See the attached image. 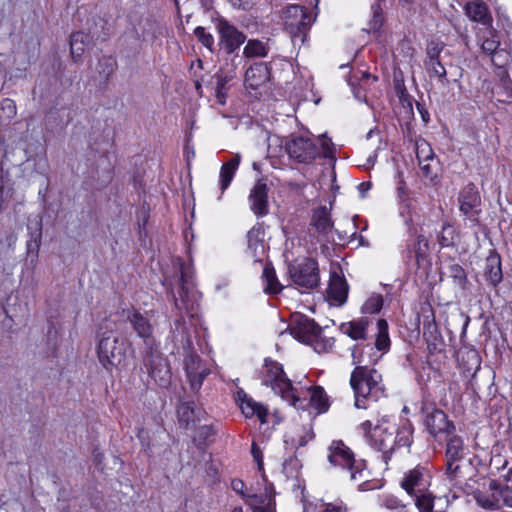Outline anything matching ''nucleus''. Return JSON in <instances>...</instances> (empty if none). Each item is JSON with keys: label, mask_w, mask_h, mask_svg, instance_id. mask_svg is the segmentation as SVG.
<instances>
[{"label": "nucleus", "mask_w": 512, "mask_h": 512, "mask_svg": "<svg viewBox=\"0 0 512 512\" xmlns=\"http://www.w3.org/2000/svg\"><path fill=\"white\" fill-rule=\"evenodd\" d=\"M350 385L354 392L355 407L367 409L368 402H377L385 396L381 374L366 366L358 365L351 373Z\"/></svg>", "instance_id": "1"}, {"label": "nucleus", "mask_w": 512, "mask_h": 512, "mask_svg": "<svg viewBox=\"0 0 512 512\" xmlns=\"http://www.w3.org/2000/svg\"><path fill=\"white\" fill-rule=\"evenodd\" d=\"M327 459L333 467L346 472L351 481H362L359 484L360 490L372 489L367 479L369 472L366 462L362 459H355L353 451L342 440H333L330 443Z\"/></svg>", "instance_id": "2"}, {"label": "nucleus", "mask_w": 512, "mask_h": 512, "mask_svg": "<svg viewBox=\"0 0 512 512\" xmlns=\"http://www.w3.org/2000/svg\"><path fill=\"white\" fill-rule=\"evenodd\" d=\"M358 430L372 449L382 453V458L387 463L396 443L395 425L391 421V417L389 415L377 416L376 423L365 420L358 426Z\"/></svg>", "instance_id": "3"}, {"label": "nucleus", "mask_w": 512, "mask_h": 512, "mask_svg": "<svg viewBox=\"0 0 512 512\" xmlns=\"http://www.w3.org/2000/svg\"><path fill=\"white\" fill-rule=\"evenodd\" d=\"M173 267L179 274L180 290L178 297L174 296L175 307L178 311H184L191 321H198V309L200 293L195 290L193 283V268L181 258L173 260Z\"/></svg>", "instance_id": "4"}, {"label": "nucleus", "mask_w": 512, "mask_h": 512, "mask_svg": "<svg viewBox=\"0 0 512 512\" xmlns=\"http://www.w3.org/2000/svg\"><path fill=\"white\" fill-rule=\"evenodd\" d=\"M182 321V319H177L174 322V338L176 341H180L183 344V348L186 352L184 359L186 375L192 390L198 391L203 383V380L209 375L210 369L204 363H202L198 355L190 351L192 348V341L187 335L186 328L184 327Z\"/></svg>", "instance_id": "5"}, {"label": "nucleus", "mask_w": 512, "mask_h": 512, "mask_svg": "<svg viewBox=\"0 0 512 512\" xmlns=\"http://www.w3.org/2000/svg\"><path fill=\"white\" fill-rule=\"evenodd\" d=\"M262 384L270 387L275 394L288 402L293 397L294 386L286 376L283 366L271 359H265L261 371Z\"/></svg>", "instance_id": "6"}, {"label": "nucleus", "mask_w": 512, "mask_h": 512, "mask_svg": "<svg viewBox=\"0 0 512 512\" xmlns=\"http://www.w3.org/2000/svg\"><path fill=\"white\" fill-rule=\"evenodd\" d=\"M298 410L313 408L317 413L328 410V398L320 386H302L298 383L293 391V397L288 402Z\"/></svg>", "instance_id": "7"}, {"label": "nucleus", "mask_w": 512, "mask_h": 512, "mask_svg": "<svg viewBox=\"0 0 512 512\" xmlns=\"http://www.w3.org/2000/svg\"><path fill=\"white\" fill-rule=\"evenodd\" d=\"M97 353L100 363L107 370H111L122 363L124 360V346L119 341L115 331L109 329L100 334Z\"/></svg>", "instance_id": "8"}, {"label": "nucleus", "mask_w": 512, "mask_h": 512, "mask_svg": "<svg viewBox=\"0 0 512 512\" xmlns=\"http://www.w3.org/2000/svg\"><path fill=\"white\" fill-rule=\"evenodd\" d=\"M314 19L307 9L300 5H290L284 11L285 28L294 43L303 44Z\"/></svg>", "instance_id": "9"}, {"label": "nucleus", "mask_w": 512, "mask_h": 512, "mask_svg": "<svg viewBox=\"0 0 512 512\" xmlns=\"http://www.w3.org/2000/svg\"><path fill=\"white\" fill-rule=\"evenodd\" d=\"M215 30L218 34V46L226 54H233L246 41V35L224 17L214 19Z\"/></svg>", "instance_id": "10"}, {"label": "nucleus", "mask_w": 512, "mask_h": 512, "mask_svg": "<svg viewBox=\"0 0 512 512\" xmlns=\"http://www.w3.org/2000/svg\"><path fill=\"white\" fill-rule=\"evenodd\" d=\"M293 283L299 287L312 289L319 284V268L312 258L297 259L289 268Z\"/></svg>", "instance_id": "11"}, {"label": "nucleus", "mask_w": 512, "mask_h": 512, "mask_svg": "<svg viewBox=\"0 0 512 512\" xmlns=\"http://www.w3.org/2000/svg\"><path fill=\"white\" fill-rule=\"evenodd\" d=\"M285 150L290 158L299 163H310L320 153L316 144L310 138L295 135L286 140Z\"/></svg>", "instance_id": "12"}, {"label": "nucleus", "mask_w": 512, "mask_h": 512, "mask_svg": "<svg viewBox=\"0 0 512 512\" xmlns=\"http://www.w3.org/2000/svg\"><path fill=\"white\" fill-rule=\"evenodd\" d=\"M424 412L426 428L435 440L442 441L444 436L456 432L453 422L448 420L447 415L442 410L435 407H426Z\"/></svg>", "instance_id": "13"}, {"label": "nucleus", "mask_w": 512, "mask_h": 512, "mask_svg": "<svg viewBox=\"0 0 512 512\" xmlns=\"http://www.w3.org/2000/svg\"><path fill=\"white\" fill-rule=\"evenodd\" d=\"M442 441H446V475L450 481H454L459 470L457 462L464 457V443L455 432H452L449 436H444Z\"/></svg>", "instance_id": "14"}, {"label": "nucleus", "mask_w": 512, "mask_h": 512, "mask_svg": "<svg viewBox=\"0 0 512 512\" xmlns=\"http://www.w3.org/2000/svg\"><path fill=\"white\" fill-rule=\"evenodd\" d=\"M460 212L473 224L479 222L481 213V197L473 185H467L459 194Z\"/></svg>", "instance_id": "15"}, {"label": "nucleus", "mask_w": 512, "mask_h": 512, "mask_svg": "<svg viewBox=\"0 0 512 512\" xmlns=\"http://www.w3.org/2000/svg\"><path fill=\"white\" fill-rule=\"evenodd\" d=\"M290 334L299 342L312 345L321 333V328L314 320L306 316H297L289 327Z\"/></svg>", "instance_id": "16"}, {"label": "nucleus", "mask_w": 512, "mask_h": 512, "mask_svg": "<svg viewBox=\"0 0 512 512\" xmlns=\"http://www.w3.org/2000/svg\"><path fill=\"white\" fill-rule=\"evenodd\" d=\"M339 269L330 272V279L327 288V300L331 305L341 306L348 297L349 286L343 276L340 275Z\"/></svg>", "instance_id": "17"}, {"label": "nucleus", "mask_w": 512, "mask_h": 512, "mask_svg": "<svg viewBox=\"0 0 512 512\" xmlns=\"http://www.w3.org/2000/svg\"><path fill=\"white\" fill-rule=\"evenodd\" d=\"M237 402L239 407L246 418L256 416L261 424L267 422L268 409L264 405L256 402L253 398L248 396L243 391L237 392Z\"/></svg>", "instance_id": "18"}, {"label": "nucleus", "mask_w": 512, "mask_h": 512, "mask_svg": "<svg viewBox=\"0 0 512 512\" xmlns=\"http://www.w3.org/2000/svg\"><path fill=\"white\" fill-rule=\"evenodd\" d=\"M178 423L184 428H193L202 421L205 412L192 401L183 402L177 408Z\"/></svg>", "instance_id": "19"}, {"label": "nucleus", "mask_w": 512, "mask_h": 512, "mask_svg": "<svg viewBox=\"0 0 512 512\" xmlns=\"http://www.w3.org/2000/svg\"><path fill=\"white\" fill-rule=\"evenodd\" d=\"M150 376L160 385L167 386L170 383L171 371L166 359L160 355H150L147 360Z\"/></svg>", "instance_id": "20"}, {"label": "nucleus", "mask_w": 512, "mask_h": 512, "mask_svg": "<svg viewBox=\"0 0 512 512\" xmlns=\"http://www.w3.org/2000/svg\"><path fill=\"white\" fill-rule=\"evenodd\" d=\"M250 209L257 216H264L268 213V187L265 183L258 181L252 188L249 195Z\"/></svg>", "instance_id": "21"}, {"label": "nucleus", "mask_w": 512, "mask_h": 512, "mask_svg": "<svg viewBox=\"0 0 512 512\" xmlns=\"http://www.w3.org/2000/svg\"><path fill=\"white\" fill-rule=\"evenodd\" d=\"M464 11L471 21L478 22L486 28L492 26L493 18L484 1H470L464 6Z\"/></svg>", "instance_id": "22"}, {"label": "nucleus", "mask_w": 512, "mask_h": 512, "mask_svg": "<svg viewBox=\"0 0 512 512\" xmlns=\"http://www.w3.org/2000/svg\"><path fill=\"white\" fill-rule=\"evenodd\" d=\"M314 432L311 424L296 426L285 435V444L291 449H299L304 447L308 442L313 440Z\"/></svg>", "instance_id": "23"}, {"label": "nucleus", "mask_w": 512, "mask_h": 512, "mask_svg": "<svg viewBox=\"0 0 512 512\" xmlns=\"http://www.w3.org/2000/svg\"><path fill=\"white\" fill-rule=\"evenodd\" d=\"M269 80V69L264 63H254L245 73V84L248 88L257 89Z\"/></svg>", "instance_id": "24"}, {"label": "nucleus", "mask_w": 512, "mask_h": 512, "mask_svg": "<svg viewBox=\"0 0 512 512\" xmlns=\"http://www.w3.org/2000/svg\"><path fill=\"white\" fill-rule=\"evenodd\" d=\"M484 276L490 285L496 287L503 279L501 258L498 253L490 252L485 261Z\"/></svg>", "instance_id": "25"}, {"label": "nucleus", "mask_w": 512, "mask_h": 512, "mask_svg": "<svg viewBox=\"0 0 512 512\" xmlns=\"http://www.w3.org/2000/svg\"><path fill=\"white\" fill-rule=\"evenodd\" d=\"M402 488L410 495L414 496L428 493L424 491L425 484L423 483V475L419 469L411 470L401 482Z\"/></svg>", "instance_id": "26"}, {"label": "nucleus", "mask_w": 512, "mask_h": 512, "mask_svg": "<svg viewBox=\"0 0 512 512\" xmlns=\"http://www.w3.org/2000/svg\"><path fill=\"white\" fill-rule=\"evenodd\" d=\"M248 249L255 260H261L265 256L264 230L262 227H253L247 235Z\"/></svg>", "instance_id": "27"}, {"label": "nucleus", "mask_w": 512, "mask_h": 512, "mask_svg": "<svg viewBox=\"0 0 512 512\" xmlns=\"http://www.w3.org/2000/svg\"><path fill=\"white\" fill-rule=\"evenodd\" d=\"M477 41L484 53L493 56L500 46L497 32L492 26L485 28L477 34Z\"/></svg>", "instance_id": "28"}, {"label": "nucleus", "mask_w": 512, "mask_h": 512, "mask_svg": "<svg viewBox=\"0 0 512 512\" xmlns=\"http://www.w3.org/2000/svg\"><path fill=\"white\" fill-rule=\"evenodd\" d=\"M240 161V155L236 154L232 159L222 165L219 174L221 194H223L224 191L229 187L238 169Z\"/></svg>", "instance_id": "29"}, {"label": "nucleus", "mask_w": 512, "mask_h": 512, "mask_svg": "<svg viewBox=\"0 0 512 512\" xmlns=\"http://www.w3.org/2000/svg\"><path fill=\"white\" fill-rule=\"evenodd\" d=\"M368 325V319L362 317L346 324H342L341 330L353 340L366 339Z\"/></svg>", "instance_id": "30"}, {"label": "nucleus", "mask_w": 512, "mask_h": 512, "mask_svg": "<svg viewBox=\"0 0 512 512\" xmlns=\"http://www.w3.org/2000/svg\"><path fill=\"white\" fill-rule=\"evenodd\" d=\"M91 43V37L84 32L78 31L71 35L70 49L71 55L75 62L81 59L86 48Z\"/></svg>", "instance_id": "31"}, {"label": "nucleus", "mask_w": 512, "mask_h": 512, "mask_svg": "<svg viewBox=\"0 0 512 512\" xmlns=\"http://www.w3.org/2000/svg\"><path fill=\"white\" fill-rule=\"evenodd\" d=\"M312 225L319 232H327L331 226L332 221L328 209L325 206L317 208L312 216Z\"/></svg>", "instance_id": "32"}, {"label": "nucleus", "mask_w": 512, "mask_h": 512, "mask_svg": "<svg viewBox=\"0 0 512 512\" xmlns=\"http://www.w3.org/2000/svg\"><path fill=\"white\" fill-rule=\"evenodd\" d=\"M428 248V240L423 235H418L414 240H409L407 243L408 253L414 254L418 263L425 257Z\"/></svg>", "instance_id": "33"}, {"label": "nucleus", "mask_w": 512, "mask_h": 512, "mask_svg": "<svg viewBox=\"0 0 512 512\" xmlns=\"http://www.w3.org/2000/svg\"><path fill=\"white\" fill-rule=\"evenodd\" d=\"M129 320L133 325L134 330L141 338H148L151 335L152 327L148 320L144 318L141 314L136 311H133L131 315H129Z\"/></svg>", "instance_id": "34"}, {"label": "nucleus", "mask_w": 512, "mask_h": 512, "mask_svg": "<svg viewBox=\"0 0 512 512\" xmlns=\"http://www.w3.org/2000/svg\"><path fill=\"white\" fill-rule=\"evenodd\" d=\"M448 277L452 279L455 287L460 291H465L468 285V279L465 270L461 265L454 263L448 268Z\"/></svg>", "instance_id": "35"}, {"label": "nucleus", "mask_w": 512, "mask_h": 512, "mask_svg": "<svg viewBox=\"0 0 512 512\" xmlns=\"http://www.w3.org/2000/svg\"><path fill=\"white\" fill-rule=\"evenodd\" d=\"M243 54L247 58L266 57L268 54V47L264 42L258 39H250L247 41L243 49Z\"/></svg>", "instance_id": "36"}, {"label": "nucleus", "mask_w": 512, "mask_h": 512, "mask_svg": "<svg viewBox=\"0 0 512 512\" xmlns=\"http://www.w3.org/2000/svg\"><path fill=\"white\" fill-rule=\"evenodd\" d=\"M377 336L375 346L379 351L387 352L390 347V338L388 334V324L385 319L377 321Z\"/></svg>", "instance_id": "37"}, {"label": "nucleus", "mask_w": 512, "mask_h": 512, "mask_svg": "<svg viewBox=\"0 0 512 512\" xmlns=\"http://www.w3.org/2000/svg\"><path fill=\"white\" fill-rule=\"evenodd\" d=\"M379 505L390 512H408L406 504L392 494L379 495Z\"/></svg>", "instance_id": "38"}, {"label": "nucleus", "mask_w": 512, "mask_h": 512, "mask_svg": "<svg viewBox=\"0 0 512 512\" xmlns=\"http://www.w3.org/2000/svg\"><path fill=\"white\" fill-rule=\"evenodd\" d=\"M458 239L459 234L455 227L450 223L443 224L438 238L439 244L442 247H451L456 244Z\"/></svg>", "instance_id": "39"}, {"label": "nucleus", "mask_w": 512, "mask_h": 512, "mask_svg": "<svg viewBox=\"0 0 512 512\" xmlns=\"http://www.w3.org/2000/svg\"><path fill=\"white\" fill-rule=\"evenodd\" d=\"M413 427L409 421H405L399 429H395V446L409 447L412 442Z\"/></svg>", "instance_id": "40"}, {"label": "nucleus", "mask_w": 512, "mask_h": 512, "mask_svg": "<svg viewBox=\"0 0 512 512\" xmlns=\"http://www.w3.org/2000/svg\"><path fill=\"white\" fill-rule=\"evenodd\" d=\"M383 296L379 293H371L361 307L362 314H377L383 307Z\"/></svg>", "instance_id": "41"}, {"label": "nucleus", "mask_w": 512, "mask_h": 512, "mask_svg": "<svg viewBox=\"0 0 512 512\" xmlns=\"http://www.w3.org/2000/svg\"><path fill=\"white\" fill-rule=\"evenodd\" d=\"M418 164L422 162H435V155L430 144L424 139H418L415 143Z\"/></svg>", "instance_id": "42"}, {"label": "nucleus", "mask_w": 512, "mask_h": 512, "mask_svg": "<svg viewBox=\"0 0 512 512\" xmlns=\"http://www.w3.org/2000/svg\"><path fill=\"white\" fill-rule=\"evenodd\" d=\"M246 504L249 505L254 512H275V505L271 499L266 503L262 496H248Z\"/></svg>", "instance_id": "43"}, {"label": "nucleus", "mask_w": 512, "mask_h": 512, "mask_svg": "<svg viewBox=\"0 0 512 512\" xmlns=\"http://www.w3.org/2000/svg\"><path fill=\"white\" fill-rule=\"evenodd\" d=\"M194 36L197 40L206 47L210 52H213L215 46L214 36L202 26H198L194 29Z\"/></svg>", "instance_id": "44"}, {"label": "nucleus", "mask_w": 512, "mask_h": 512, "mask_svg": "<svg viewBox=\"0 0 512 512\" xmlns=\"http://www.w3.org/2000/svg\"><path fill=\"white\" fill-rule=\"evenodd\" d=\"M427 67L429 71L430 77H437L442 84H444L447 81L446 78V69L442 65L439 59L436 60H428Z\"/></svg>", "instance_id": "45"}, {"label": "nucleus", "mask_w": 512, "mask_h": 512, "mask_svg": "<svg viewBox=\"0 0 512 512\" xmlns=\"http://www.w3.org/2000/svg\"><path fill=\"white\" fill-rule=\"evenodd\" d=\"M263 276L267 282V285L264 289L266 292L275 294V293H278L281 291V286H280L278 280L276 279V276H275V273L273 270H271L269 268H265L264 272H263Z\"/></svg>", "instance_id": "46"}, {"label": "nucleus", "mask_w": 512, "mask_h": 512, "mask_svg": "<svg viewBox=\"0 0 512 512\" xmlns=\"http://www.w3.org/2000/svg\"><path fill=\"white\" fill-rule=\"evenodd\" d=\"M399 214L404 218L406 224L412 221L411 213L413 209V199L410 195L406 196V201L401 198L398 199Z\"/></svg>", "instance_id": "47"}, {"label": "nucleus", "mask_w": 512, "mask_h": 512, "mask_svg": "<svg viewBox=\"0 0 512 512\" xmlns=\"http://www.w3.org/2000/svg\"><path fill=\"white\" fill-rule=\"evenodd\" d=\"M299 469H300V462L295 457H290L289 459L285 460L283 463V472L285 473L286 477H288V478L297 477Z\"/></svg>", "instance_id": "48"}, {"label": "nucleus", "mask_w": 512, "mask_h": 512, "mask_svg": "<svg viewBox=\"0 0 512 512\" xmlns=\"http://www.w3.org/2000/svg\"><path fill=\"white\" fill-rule=\"evenodd\" d=\"M317 512H347L346 506L341 501L335 503L320 502L316 504Z\"/></svg>", "instance_id": "49"}, {"label": "nucleus", "mask_w": 512, "mask_h": 512, "mask_svg": "<svg viewBox=\"0 0 512 512\" xmlns=\"http://www.w3.org/2000/svg\"><path fill=\"white\" fill-rule=\"evenodd\" d=\"M422 176L429 180L433 181L437 177V162H422L419 164Z\"/></svg>", "instance_id": "50"}, {"label": "nucleus", "mask_w": 512, "mask_h": 512, "mask_svg": "<svg viewBox=\"0 0 512 512\" xmlns=\"http://www.w3.org/2000/svg\"><path fill=\"white\" fill-rule=\"evenodd\" d=\"M226 1L235 10L250 11L257 5L259 0H226Z\"/></svg>", "instance_id": "51"}, {"label": "nucleus", "mask_w": 512, "mask_h": 512, "mask_svg": "<svg viewBox=\"0 0 512 512\" xmlns=\"http://www.w3.org/2000/svg\"><path fill=\"white\" fill-rule=\"evenodd\" d=\"M444 48V43L438 40H432L427 45V56L429 60L439 59L440 53Z\"/></svg>", "instance_id": "52"}, {"label": "nucleus", "mask_w": 512, "mask_h": 512, "mask_svg": "<svg viewBox=\"0 0 512 512\" xmlns=\"http://www.w3.org/2000/svg\"><path fill=\"white\" fill-rule=\"evenodd\" d=\"M116 66V61L112 57H104L99 62V73L104 75L105 77H108L110 74L113 73Z\"/></svg>", "instance_id": "53"}, {"label": "nucleus", "mask_w": 512, "mask_h": 512, "mask_svg": "<svg viewBox=\"0 0 512 512\" xmlns=\"http://www.w3.org/2000/svg\"><path fill=\"white\" fill-rule=\"evenodd\" d=\"M1 110L3 111L4 117L8 120L14 118L17 113L16 104L11 99H4L1 102Z\"/></svg>", "instance_id": "54"}, {"label": "nucleus", "mask_w": 512, "mask_h": 512, "mask_svg": "<svg viewBox=\"0 0 512 512\" xmlns=\"http://www.w3.org/2000/svg\"><path fill=\"white\" fill-rule=\"evenodd\" d=\"M383 0H376V2L372 5L373 12V20L371 22L372 29H378L382 25V15H381V2Z\"/></svg>", "instance_id": "55"}, {"label": "nucleus", "mask_w": 512, "mask_h": 512, "mask_svg": "<svg viewBox=\"0 0 512 512\" xmlns=\"http://www.w3.org/2000/svg\"><path fill=\"white\" fill-rule=\"evenodd\" d=\"M396 179H397V187H396L397 200L403 198L406 201V196H408L410 194L405 185V182L403 179V173L398 171L396 174Z\"/></svg>", "instance_id": "56"}, {"label": "nucleus", "mask_w": 512, "mask_h": 512, "mask_svg": "<svg viewBox=\"0 0 512 512\" xmlns=\"http://www.w3.org/2000/svg\"><path fill=\"white\" fill-rule=\"evenodd\" d=\"M231 488L234 492L239 494L245 501L247 500L248 496H256L255 494H247L245 492V484L240 479H233L231 482Z\"/></svg>", "instance_id": "57"}, {"label": "nucleus", "mask_w": 512, "mask_h": 512, "mask_svg": "<svg viewBox=\"0 0 512 512\" xmlns=\"http://www.w3.org/2000/svg\"><path fill=\"white\" fill-rule=\"evenodd\" d=\"M321 148H322V156L325 158H330L333 156V148L331 140L323 136L321 139Z\"/></svg>", "instance_id": "58"}, {"label": "nucleus", "mask_w": 512, "mask_h": 512, "mask_svg": "<svg viewBox=\"0 0 512 512\" xmlns=\"http://www.w3.org/2000/svg\"><path fill=\"white\" fill-rule=\"evenodd\" d=\"M251 454L257 463L258 469L261 471L263 469V455L261 449L255 442L252 443Z\"/></svg>", "instance_id": "59"}, {"label": "nucleus", "mask_w": 512, "mask_h": 512, "mask_svg": "<svg viewBox=\"0 0 512 512\" xmlns=\"http://www.w3.org/2000/svg\"><path fill=\"white\" fill-rule=\"evenodd\" d=\"M500 495L504 505L512 508V490L509 487H505L500 491Z\"/></svg>", "instance_id": "60"}, {"label": "nucleus", "mask_w": 512, "mask_h": 512, "mask_svg": "<svg viewBox=\"0 0 512 512\" xmlns=\"http://www.w3.org/2000/svg\"><path fill=\"white\" fill-rule=\"evenodd\" d=\"M468 358L472 360L473 364L475 365V372H477L480 367V358L478 354L475 351H470L468 353Z\"/></svg>", "instance_id": "61"}, {"label": "nucleus", "mask_w": 512, "mask_h": 512, "mask_svg": "<svg viewBox=\"0 0 512 512\" xmlns=\"http://www.w3.org/2000/svg\"><path fill=\"white\" fill-rule=\"evenodd\" d=\"M370 188H371V183H370V182H362V183H361V184H359V186H358V190H359V192H360V194H361V196H362V197H364V196H365V193H366L367 191H369V190H370Z\"/></svg>", "instance_id": "62"}, {"label": "nucleus", "mask_w": 512, "mask_h": 512, "mask_svg": "<svg viewBox=\"0 0 512 512\" xmlns=\"http://www.w3.org/2000/svg\"><path fill=\"white\" fill-rule=\"evenodd\" d=\"M478 502L484 507V508H487V509H494L495 508V503L491 500H485V501H482L481 498H478L477 499Z\"/></svg>", "instance_id": "63"}, {"label": "nucleus", "mask_w": 512, "mask_h": 512, "mask_svg": "<svg viewBox=\"0 0 512 512\" xmlns=\"http://www.w3.org/2000/svg\"><path fill=\"white\" fill-rule=\"evenodd\" d=\"M137 436H138L139 440L141 441V443H142L143 447L148 448V447H149V445L145 443V439H146V437H147V432H146L145 430H140V431L138 432V435H137Z\"/></svg>", "instance_id": "64"}]
</instances>
